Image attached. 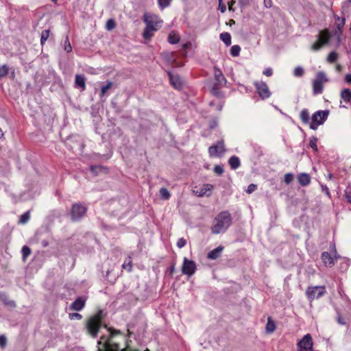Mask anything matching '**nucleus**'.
Returning a JSON list of instances; mask_svg holds the SVG:
<instances>
[{
  "instance_id": "nucleus-45",
  "label": "nucleus",
  "mask_w": 351,
  "mask_h": 351,
  "mask_svg": "<svg viewBox=\"0 0 351 351\" xmlns=\"http://www.w3.org/2000/svg\"><path fill=\"white\" fill-rule=\"evenodd\" d=\"M106 169V167H104L103 166H100V165H92L90 167L91 172H93L95 174H97L98 173L99 170Z\"/></svg>"
},
{
  "instance_id": "nucleus-9",
  "label": "nucleus",
  "mask_w": 351,
  "mask_h": 351,
  "mask_svg": "<svg viewBox=\"0 0 351 351\" xmlns=\"http://www.w3.org/2000/svg\"><path fill=\"white\" fill-rule=\"evenodd\" d=\"M254 86L259 97L262 99H266L271 96V92L269 91L267 84L263 81H257L254 82Z\"/></svg>"
},
{
  "instance_id": "nucleus-62",
  "label": "nucleus",
  "mask_w": 351,
  "mask_h": 351,
  "mask_svg": "<svg viewBox=\"0 0 351 351\" xmlns=\"http://www.w3.org/2000/svg\"><path fill=\"white\" fill-rule=\"evenodd\" d=\"M4 136V133H0V138H2Z\"/></svg>"
},
{
  "instance_id": "nucleus-19",
  "label": "nucleus",
  "mask_w": 351,
  "mask_h": 351,
  "mask_svg": "<svg viewBox=\"0 0 351 351\" xmlns=\"http://www.w3.org/2000/svg\"><path fill=\"white\" fill-rule=\"evenodd\" d=\"M298 180L301 186H306L311 183V177L306 173H301L298 176Z\"/></svg>"
},
{
  "instance_id": "nucleus-24",
  "label": "nucleus",
  "mask_w": 351,
  "mask_h": 351,
  "mask_svg": "<svg viewBox=\"0 0 351 351\" xmlns=\"http://www.w3.org/2000/svg\"><path fill=\"white\" fill-rule=\"evenodd\" d=\"M228 163L232 169H237L241 165L239 158L235 156L230 158Z\"/></svg>"
},
{
  "instance_id": "nucleus-23",
  "label": "nucleus",
  "mask_w": 351,
  "mask_h": 351,
  "mask_svg": "<svg viewBox=\"0 0 351 351\" xmlns=\"http://www.w3.org/2000/svg\"><path fill=\"white\" fill-rule=\"evenodd\" d=\"M276 326L271 317L267 318V322L265 326V330L267 333H272L275 331Z\"/></svg>"
},
{
  "instance_id": "nucleus-44",
  "label": "nucleus",
  "mask_w": 351,
  "mask_h": 351,
  "mask_svg": "<svg viewBox=\"0 0 351 351\" xmlns=\"http://www.w3.org/2000/svg\"><path fill=\"white\" fill-rule=\"evenodd\" d=\"M214 173L218 176H221L223 173L224 170L222 166L216 165L213 169Z\"/></svg>"
},
{
  "instance_id": "nucleus-14",
  "label": "nucleus",
  "mask_w": 351,
  "mask_h": 351,
  "mask_svg": "<svg viewBox=\"0 0 351 351\" xmlns=\"http://www.w3.org/2000/svg\"><path fill=\"white\" fill-rule=\"evenodd\" d=\"M168 75L169 77V80L171 82V84L178 90H180L182 87V81L180 78V77L178 75H173L171 72H168Z\"/></svg>"
},
{
  "instance_id": "nucleus-51",
  "label": "nucleus",
  "mask_w": 351,
  "mask_h": 351,
  "mask_svg": "<svg viewBox=\"0 0 351 351\" xmlns=\"http://www.w3.org/2000/svg\"><path fill=\"white\" fill-rule=\"evenodd\" d=\"M257 186L256 184H251L247 186V189L246 192L247 193H252L253 191H254L256 189Z\"/></svg>"
},
{
  "instance_id": "nucleus-42",
  "label": "nucleus",
  "mask_w": 351,
  "mask_h": 351,
  "mask_svg": "<svg viewBox=\"0 0 351 351\" xmlns=\"http://www.w3.org/2000/svg\"><path fill=\"white\" fill-rule=\"evenodd\" d=\"M344 197L346 199L347 202L351 204V187H348L344 191Z\"/></svg>"
},
{
  "instance_id": "nucleus-61",
  "label": "nucleus",
  "mask_w": 351,
  "mask_h": 351,
  "mask_svg": "<svg viewBox=\"0 0 351 351\" xmlns=\"http://www.w3.org/2000/svg\"><path fill=\"white\" fill-rule=\"evenodd\" d=\"M326 194L327 195H330V191H329V190H328V189L327 187H326Z\"/></svg>"
},
{
  "instance_id": "nucleus-2",
  "label": "nucleus",
  "mask_w": 351,
  "mask_h": 351,
  "mask_svg": "<svg viewBox=\"0 0 351 351\" xmlns=\"http://www.w3.org/2000/svg\"><path fill=\"white\" fill-rule=\"evenodd\" d=\"M106 314L101 309H99L95 314L90 315L85 322L86 332L92 338H96L102 327L108 328L104 324Z\"/></svg>"
},
{
  "instance_id": "nucleus-30",
  "label": "nucleus",
  "mask_w": 351,
  "mask_h": 351,
  "mask_svg": "<svg viewBox=\"0 0 351 351\" xmlns=\"http://www.w3.org/2000/svg\"><path fill=\"white\" fill-rule=\"evenodd\" d=\"M168 41L171 44H177L180 41V37L174 33H171L168 36Z\"/></svg>"
},
{
  "instance_id": "nucleus-27",
  "label": "nucleus",
  "mask_w": 351,
  "mask_h": 351,
  "mask_svg": "<svg viewBox=\"0 0 351 351\" xmlns=\"http://www.w3.org/2000/svg\"><path fill=\"white\" fill-rule=\"evenodd\" d=\"M219 37L226 45L230 46L231 45V36L229 33L223 32L220 34Z\"/></svg>"
},
{
  "instance_id": "nucleus-47",
  "label": "nucleus",
  "mask_w": 351,
  "mask_h": 351,
  "mask_svg": "<svg viewBox=\"0 0 351 351\" xmlns=\"http://www.w3.org/2000/svg\"><path fill=\"white\" fill-rule=\"evenodd\" d=\"M69 319H78L80 320L82 319V315L78 313H72L69 315Z\"/></svg>"
},
{
  "instance_id": "nucleus-48",
  "label": "nucleus",
  "mask_w": 351,
  "mask_h": 351,
  "mask_svg": "<svg viewBox=\"0 0 351 351\" xmlns=\"http://www.w3.org/2000/svg\"><path fill=\"white\" fill-rule=\"evenodd\" d=\"M8 73V69L6 65H3L0 67V77H3L7 75Z\"/></svg>"
},
{
  "instance_id": "nucleus-7",
  "label": "nucleus",
  "mask_w": 351,
  "mask_h": 351,
  "mask_svg": "<svg viewBox=\"0 0 351 351\" xmlns=\"http://www.w3.org/2000/svg\"><path fill=\"white\" fill-rule=\"evenodd\" d=\"M328 82V79L324 72L317 73L315 79L313 82V91L314 95L321 94L323 91V84Z\"/></svg>"
},
{
  "instance_id": "nucleus-50",
  "label": "nucleus",
  "mask_w": 351,
  "mask_h": 351,
  "mask_svg": "<svg viewBox=\"0 0 351 351\" xmlns=\"http://www.w3.org/2000/svg\"><path fill=\"white\" fill-rule=\"evenodd\" d=\"M219 1V10L221 13H224L226 10V6L223 3V0H218Z\"/></svg>"
},
{
  "instance_id": "nucleus-52",
  "label": "nucleus",
  "mask_w": 351,
  "mask_h": 351,
  "mask_svg": "<svg viewBox=\"0 0 351 351\" xmlns=\"http://www.w3.org/2000/svg\"><path fill=\"white\" fill-rule=\"evenodd\" d=\"M263 74L267 77H270L273 74V71L271 69V68L270 67H268L267 69H265L264 71H263Z\"/></svg>"
},
{
  "instance_id": "nucleus-13",
  "label": "nucleus",
  "mask_w": 351,
  "mask_h": 351,
  "mask_svg": "<svg viewBox=\"0 0 351 351\" xmlns=\"http://www.w3.org/2000/svg\"><path fill=\"white\" fill-rule=\"evenodd\" d=\"M213 186L210 184H204L198 190H193V192L199 197H209L212 194Z\"/></svg>"
},
{
  "instance_id": "nucleus-40",
  "label": "nucleus",
  "mask_w": 351,
  "mask_h": 351,
  "mask_svg": "<svg viewBox=\"0 0 351 351\" xmlns=\"http://www.w3.org/2000/svg\"><path fill=\"white\" fill-rule=\"evenodd\" d=\"M304 71L302 66H297L293 71V75L295 77H302L304 75Z\"/></svg>"
},
{
  "instance_id": "nucleus-43",
  "label": "nucleus",
  "mask_w": 351,
  "mask_h": 351,
  "mask_svg": "<svg viewBox=\"0 0 351 351\" xmlns=\"http://www.w3.org/2000/svg\"><path fill=\"white\" fill-rule=\"evenodd\" d=\"M64 50L67 53H70L72 51V47L69 42V38L67 36L66 37V39L64 40Z\"/></svg>"
},
{
  "instance_id": "nucleus-53",
  "label": "nucleus",
  "mask_w": 351,
  "mask_h": 351,
  "mask_svg": "<svg viewBox=\"0 0 351 351\" xmlns=\"http://www.w3.org/2000/svg\"><path fill=\"white\" fill-rule=\"evenodd\" d=\"M6 341H7L6 338L5 336H3V335L0 336V346L1 348H3L5 346Z\"/></svg>"
},
{
  "instance_id": "nucleus-38",
  "label": "nucleus",
  "mask_w": 351,
  "mask_h": 351,
  "mask_svg": "<svg viewBox=\"0 0 351 351\" xmlns=\"http://www.w3.org/2000/svg\"><path fill=\"white\" fill-rule=\"evenodd\" d=\"M317 138L313 136L311 140H310V142H309V145L310 147L315 151V152H317L318 149H317Z\"/></svg>"
},
{
  "instance_id": "nucleus-55",
  "label": "nucleus",
  "mask_w": 351,
  "mask_h": 351,
  "mask_svg": "<svg viewBox=\"0 0 351 351\" xmlns=\"http://www.w3.org/2000/svg\"><path fill=\"white\" fill-rule=\"evenodd\" d=\"M217 125V121L216 120H213L210 124V129L215 130Z\"/></svg>"
},
{
  "instance_id": "nucleus-64",
  "label": "nucleus",
  "mask_w": 351,
  "mask_h": 351,
  "mask_svg": "<svg viewBox=\"0 0 351 351\" xmlns=\"http://www.w3.org/2000/svg\"><path fill=\"white\" fill-rule=\"evenodd\" d=\"M328 178H332V175H331V174H329V175H328Z\"/></svg>"
},
{
  "instance_id": "nucleus-49",
  "label": "nucleus",
  "mask_w": 351,
  "mask_h": 351,
  "mask_svg": "<svg viewBox=\"0 0 351 351\" xmlns=\"http://www.w3.org/2000/svg\"><path fill=\"white\" fill-rule=\"evenodd\" d=\"M186 244V240L184 238H180L177 241V246L179 248H182L183 247H184Z\"/></svg>"
},
{
  "instance_id": "nucleus-3",
  "label": "nucleus",
  "mask_w": 351,
  "mask_h": 351,
  "mask_svg": "<svg viewBox=\"0 0 351 351\" xmlns=\"http://www.w3.org/2000/svg\"><path fill=\"white\" fill-rule=\"evenodd\" d=\"M232 223L231 214L228 211H221L213 219L210 228L211 232L214 234L224 232L231 226Z\"/></svg>"
},
{
  "instance_id": "nucleus-1",
  "label": "nucleus",
  "mask_w": 351,
  "mask_h": 351,
  "mask_svg": "<svg viewBox=\"0 0 351 351\" xmlns=\"http://www.w3.org/2000/svg\"><path fill=\"white\" fill-rule=\"evenodd\" d=\"M109 337L102 335L98 341L97 351H139L130 346L128 337L119 330L108 328ZM144 351H150L146 349Z\"/></svg>"
},
{
  "instance_id": "nucleus-15",
  "label": "nucleus",
  "mask_w": 351,
  "mask_h": 351,
  "mask_svg": "<svg viewBox=\"0 0 351 351\" xmlns=\"http://www.w3.org/2000/svg\"><path fill=\"white\" fill-rule=\"evenodd\" d=\"M86 301L82 297L77 298L70 306L72 311H80L85 306Z\"/></svg>"
},
{
  "instance_id": "nucleus-5",
  "label": "nucleus",
  "mask_w": 351,
  "mask_h": 351,
  "mask_svg": "<svg viewBox=\"0 0 351 351\" xmlns=\"http://www.w3.org/2000/svg\"><path fill=\"white\" fill-rule=\"evenodd\" d=\"M329 115V110H318L311 117L310 129L316 130L319 125L323 124Z\"/></svg>"
},
{
  "instance_id": "nucleus-11",
  "label": "nucleus",
  "mask_w": 351,
  "mask_h": 351,
  "mask_svg": "<svg viewBox=\"0 0 351 351\" xmlns=\"http://www.w3.org/2000/svg\"><path fill=\"white\" fill-rule=\"evenodd\" d=\"M196 269V264L193 261L189 260L186 258H184L182 267V271L184 274L191 276L195 274Z\"/></svg>"
},
{
  "instance_id": "nucleus-31",
  "label": "nucleus",
  "mask_w": 351,
  "mask_h": 351,
  "mask_svg": "<svg viewBox=\"0 0 351 351\" xmlns=\"http://www.w3.org/2000/svg\"><path fill=\"white\" fill-rule=\"evenodd\" d=\"M29 218H30L29 212L27 211V212L23 213L21 216L20 219L19 221V223H22V224H25V223H26L29 220Z\"/></svg>"
},
{
  "instance_id": "nucleus-6",
  "label": "nucleus",
  "mask_w": 351,
  "mask_h": 351,
  "mask_svg": "<svg viewBox=\"0 0 351 351\" xmlns=\"http://www.w3.org/2000/svg\"><path fill=\"white\" fill-rule=\"evenodd\" d=\"M144 22L149 29L157 31L162 23V21L156 14H145L143 16Z\"/></svg>"
},
{
  "instance_id": "nucleus-17",
  "label": "nucleus",
  "mask_w": 351,
  "mask_h": 351,
  "mask_svg": "<svg viewBox=\"0 0 351 351\" xmlns=\"http://www.w3.org/2000/svg\"><path fill=\"white\" fill-rule=\"evenodd\" d=\"M321 258L326 267H331L335 265L334 258L328 252H324L322 254Z\"/></svg>"
},
{
  "instance_id": "nucleus-56",
  "label": "nucleus",
  "mask_w": 351,
  "mask_h": 351,
  "mask_svg": "<svg viewBox=\"0 0 351 351\" xmlns=\"http://www.w3.org/2000/svg\"><path fill=\"white\" fill-rule=\"evenodd\" d=\"M239 4L242 6H246L249 4L250 0H239Z\"/></svg>"
},
{
  "instance_id": "nucleus-32",
  "label": "nucleus",
  "mask_w": 351,
  "mask_h": 351,
  "mask_svg": "<svg viewBox=\"0 0 351 351\" xmlns=\"http://www.w3.org/2000/svg\"><path fill=\"white\" fill-rule=\"evenodd\" d=\"M172 0H158V3L161 10L169 7Z\"/></svg>"
},
{
  "instance_id": "nucleus-29",
  "label": "nucleus",
  "mask_w": 351,
  "mask_h": 351,
  "mask_svg": "<svg viewBox=\"0 0 351 351\" xmlns=\"http://www.w3.org/2000/svg\"><path fill=\"white\" fill-rule=\"evenodd\" d=\"M159 195L161 199L167 200L171 197V193L166 188H161L159 191Z\"/></svg>"
},
{
  "instance_id": "nucleus-21",
  "label": "nucleus",
  "mask_w": 351,
  "mask_h": 351,
  "mask_svg": "<svg viewBox=\"0 0 351 351\" xmlns=\"http://www.w3.org/2000/svg\"><path fill=\"white\" fill-rule=\"evenodd\" d=\"M300 117L304 123L310 126L311 118H310V114L307 109H303L301 111Z\"/></svg>"
},
{
  "instance_id": "nucleus-4",
  "label": "nucleus",
  "mask_w": 351,
  "mask_h": 351,
  "mask_svg": "<svg viewBox=\"0 0 351 351\" xmlns=\"http://www.w3.org/2000/svg\"><path fill=\"white\" fill-rule=\"evenodd\" d=\"M88 208L80 202L74 203L71 208L70 215L73 221H78L86 214Z\"/></svg>"
},
{
  "instance_id": "nucleus-28",
  "label": "nucleus",
  "mask_w": 351,
  "mask_h": 351,
  "mask_svg": "<svg viewBox=\"0 0 351 351\" xmlns=\"http://www.w3.org/2000/svg\"><path fill=\"white\" fill-rule=\"evenodd\" d=\"M122 268L124 269H126L128 272L132 271V268H133V264H132V258L130 256H128V261H127V260L125 261V262L122 265Z\"/></svg>"
},
{
  "instance_id": "nucleus-37",
  "label": "nucleus",
  "mask_w": 351,
  "mask_h": 351,
  "mask_svg": "<svg viewBox=\"0 0 351 351\" xmlns=\"http://www.w3.org/2000/svg\"><path fill=\"white\" fill-rule=\"evenodd\" d=\"M112 82H108L107 84L103 86L101 88V97H103L106 92L112 87Z\"/></svg>"
},
{
  "instance_id": "nucleus-12",
  "label": "nucleus",
  "mask_w": 351,
  "mask_h": 351,
  "mask_svg": "<svg viewBox=\"0 0 351 351\" xmlns=\"http://www.w3.org/2000/svg\"><path fill=\"white\" fill-rule=\"evenodd\" d=\"M226 149L223 141H219L216 145H212L208 148V153L210 157H221Z\"/></svg>"
},
{
  "instance_id": "nucleus-41",
  "label": "nucleus",
  "mask_w": 351,
  "mask_h": 351,
  "mask_svg": "<svg viewBox=\"0 0 351 351\" xmlns=\"http://www.w3.org/2000/svg\"><path fill=\"white\" fill-rule=\"evenodd\" d=\"M337 53L335 51L330 52L327 58V60L330 62H335L337 60Z\"/></svg>"
},
{
  "instance_id": "nucleus-22",
  "label": "nucleus",
  "mask_w": 351,
  "mask_h": 351,
  "mask_svg": "<svg viewBox=\"0 0 351 351\" xmlns=\"http://www.w3.org/2000/svg\"><path fill=\"white\" fill-rule=\"evenodd\" d=\"M75 84L80 87L83 90L86 88L85 77L82 75H76L75 78Z\"/></svg>"
},
{
  "instance_id": "nucleus-33",
  "label": "nucleus",
  "mask_w": 351,
  "mask_h": 351,
  "mask_svg": "<svg viewBox=\"0 0 351 351\" xmlns=\"http://www.w3.org/2000/svg\"><path fill=\"white\" fill-rule=\"evenodd\" d=\"M22 256H23V259L25 261L27 256H29L31 254V249L27 246V245H24L23 247H22Z\"/></svg>"
},
{
  "instance_id": "nucleus-10",
  "label": "nucleus",
  "mask_w": 351,
  "mask_h": 351,
  "mask_svg": "<svg viewBox=\"0 0 351 351\" xmlns=\"http://www.w3.org/2000/svg\"><path fill=\"white\" fill-rule=\"evenodd\" d=\"M329 38L330 35L328 31L321 32L318 35L317 40L312 45V49L314 51L320 49L322 46L328 43Z\"/></svg>"
},
{
  "instance_id": "nucleus-39",
  "label": "nucleus",
  "mask_w": 351,
  "mask_h": 351,
  "mask_svg": "<svg viewBox=\"0 0 351 351\" xmlns=\"http://www.w3.org/2000/svg\"><path fill=\"white\" fill-rule=\"evenodd\" d=\"M293 175L291 173H285L284 176V182L287 184H289L293 180Z\"/></svg>"
},
{
  "instance_id": "nucleus-8",
  "label": "nucleus",
  "mask_w": 351,
  "mask_h": 351,
  "mask_svg": "<svg viewBox=\"0 0 351 351\" xmlns=\"http://www.w3.org/2000/svg\"><path fill=\"white\" fill-rule=\"evenodd\" d=\"M326 293L324 286L308 287L306 291V295L310 301L318 299L323 296Z\"/></svg>"
},
{
  "instance_id": "nucleus-59",
  "label": "nucleus",
  "mask_w": 351,
  "mask_h": 351,
  "mask_svg": "<svg viewBox=\"0 0 351 351\" xmlns=\"http://www.w3.org/2000/svg\"><path fill=\"white\" fill-rule=\"evenodd\" d=\"M42 245H43V247H47L48 245V242L45 241H43L42 242Z\"/></svg>"
},
{
  "instance_id": "nucleus-26",
  "label": "nucleus",
  "mask_w": 351,
  "mask_h": 351,
  "mask_svg": "<svg viewBox=\"0 0 351 351\" xmlns=\"http://www.w3.org/2000/svg\"><path fill=\"white\" fill-rule=\"evenodd\" d=\"M0 300L8 306H10L12 307L16 306L15 302L12 300H8V296L4 293H2V292L0 293Z\"/></svg>"
},
{
  "instance_id": "nucleus-46",
  "label": "nucleus",
  "mask_w": 351,
  "mask_h": 351,
  "mask_svg": "<svg viewBox=\"0 0 351 351\" xmlns=\"http://www.w3.org/2000/svg\"><path fill=\"white\" fill-rule=\"evenodd\" d=\"M115 22L113 19H109L107 21V23H106V27L108 30H112V29H114L115 27Z\"/></svg>"
},
{
  "instance_id": "nucleus-18",
  "label": "nucleus",
  "mask_w": 351,
  "mask_h": 351,
  "mask_svg": "<svg viewBox=\"0 0 351 351\" xmlns=\"http://www.w3.org/2000/svg\"><path fill=\"white\" fill-rule=\"evenodd\" d=\"M214 75L216 82H217V84L219 86L225 85L226 83V80L223 75L221 70L215 67L214 68Z\"/></svg>"
},
{
  "instance_id": "nucleus-54",
  "label": "nucleus",
  "mask_w": 351,
  "mask_h": 351,
  "mask_svg": "<svg viewBox=\"0 0 351 351\" xmlns=\"http://www.w3.org/2000/svg\"><path fill=\"white\" fill-rule=\"evenodd\" d=\"M264 5L266 8H269L272 6V0H263Z\"/></svg>"
},
{
  "instance_id": "nucleus-20",
  "label": "nucleus",
  "mask_w": 351,
  "mask_h": 351,
  "mask_svg": "<svg viewBox=\"0 0 351 351\" xmlns=\"http://www.w3.org/2000/svg\"><path fill=\"white\" fill-rule=\"evenodd\" d=\"M223 247L220 245L217 248L211 250L207 255V258L210 260H216L219 257H220L222 251L223 250Z\"/></svg>"
},
{
  "instance_id": "nucleus-25",
  "label": "nucleus",
  "mask_w": 351,
  "mask_h": 351,
  "mask_svg": "<svg viewBox=\"0 0 351 351\" xmlns=\"http://www.w3.org/2000/svg\"><path fill=\"white\" fill-rule=\"evenodd\" d=\"M341 97L346 103H351V90L349 88H344L341 92Z\"/></svg>"
},
{
  "instance_id": "nucleus-16",
  "label": "nucleus",
  "mask_w": 351,
  "mask_h": 351,
  "mask_svg": "<svg viewBox=\"0 0 351 351\" xmlns=\"http://www.w3.org/2000/svg\"><path fill=\"white\" fill-rule=\"evenodd\" d=\"M334 18L335 19V26H336L335 34L336 35L339 36L341 34L342 28L345 25L346 19L343 17L340 18L339 16H337L336 14L334 15Z\"/></svg>"
},
{
  "instance_id": "nucleus-63",
  "label": "nucleus",
  "mask_w": 351,
  "mask_h": 351,
  "mask_svg": "<svg viewBox=\"0 0 351 351\" xmlns=\"http://www.w3.org/2000/svg\"><path fill=\"white\" fill-rule=\"evenodd\" d=\"M213 92L215 94L217 92H216V90L215 88H213Z\"/></svg>"
},
{
  "instance_id": "nucleus-58",
  "label": "nucleus",
  "mask_w": 351,
  "mask_h": 351,
  "mask_svg": "<svg viewBox=\"0 0 351 351\" xmlns=\"http://www.w3.org/2000/svg\"><path fill=\"white\" fill-rule=\"evenodd\" d=\"M174 270H175V264H173L170 268H169V271H170V274H173V272H174Z\"/></svg>"
},
{
  "instance_id": "nucleus-35",
  "label": "nucleus",
  "mask_w": 351,
  "mask_h": 351,
  "mask_svg": "<svg viewBox=\"0 0 351 351\" xmlns=\"http://www.w3.org/2000/svg\"><path fill=\"white\" fill-rule=\"evenodd\" d=\"M241 47L239 45H233L230 49V54L233 57H237L239 55Z\"/></svg>"
},
{
  "instance_id": "nucleus-34",
  "label": "nucleus",
  "mask_w": 351,
  "mask_h": 351,
  "mask_svg": "<svg viewBox=\"0 0 351 351\" xmlns=\"http://www.w3.org/2000/svg\"><path fill=\"white\" fill-rule=\"evenodd\" d=\"M49 36V29H45L42 32L41 37H40V44L42 45H44L45 41L48 39Z\"/></svg>"
},
{
  "instance_id": "nucleus-60",
  "label": "nucleus",
  "mask_w": 351,
  "mask_h": 351,
  "mask_svg": "<svg viewBox=\"0 0 351 351\" xmlns=\"http://www.w3.org/2000/svg\"><path fill=\"white\" fill-rule=\"evenodd\" d=\"M234 3V1H232L230 3H229V8L230 10H231V7L232 5H233V4Z\"/></svg>"
},
{
  "instance_id": "nucleus-57",
  "label": "nucleus",
  "mask_w": 351,
  "mask_h": 351,
  "mask_svg": "<svg viewBox=\"0 0 351 351\" xmlns=\"http://www.w3.org/2000/svg\"><path fill=\"white\" fill-rule=\"evenodd\" d=\"M345 81L347 84H351V73L346 75Z\"/></svg>"
},
{
  "instance_id": "nucleus-36",
  "label": "nucleus",
  "mask_w": 351,
  "mask_h": 351,
  "mask_svg": "<svg viewBox=\"0 0 351 351\" xmlns=\"http://www.w3.org/2000/svg\"><path fill=\"white\" fill-rule=\"evenodd\" d=\"M154 31L153 29H150L148 28L147 26H146L145 29H144L143 36L145 39H149L151 37L153 36V32Z\"/></svg>"
}]
</instances>
